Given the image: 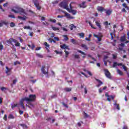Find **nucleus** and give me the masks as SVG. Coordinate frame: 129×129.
Listing matches in <instances>:
<instances>
[{"label": "nucleus", "instance_id": "603ef678", "mask_svg": "<svg viewBox=\"0 0 129 129\" xmlns=\"http://www.w3.org/2000/svg\"><path fill=\"white\" fill-rule=\"evenodd\" d=\"M88 57H89L90 58H91L92 60H94V61H95V59L93 58V57H92L91 55H90V54L88 55Z\"/></svg>", "mask_w": 129, "mask_h": 129}, {"label": "nucleus", "instance_id": "412c9836", "mask_svg": "<svg viewBox=\"0 0 129 129\" xmlns=\"http://www.w3.org/2000/svg\"><path fill=\"white\" fill-rule=\"evenodd\" d=\"M14 40L15 39H14L13 38H10L7 41V42L8 44H10L11 45H12V43H13V42H14Z\"/></svg>", "mask_w": 129, "mask_h": 129}, {"label": "nucleus", "instance_id": "20e7f679", "mask_svg": "<svg viewBox=\"0 0 129 129\" xmlns=\"http://www.w3.org/2000/svg\"><path fill=\"white\" fill-rule=\"evenodd\" d=\"M75 2H71L70 4V8L69 11H68V12H70V13H72L73 15H76L77 13V11L73 10V6H72V5H75Z\"/></svg>", "mask_w": 129, "mask_h": 129}, {"label": "nucleus", "instance_id": "e433bc0d", "mask_svg": "<svg viewBox=\"0 0 129 129\" xmlns=\"http://www.w3.org/2000/svg\"><path fill=\"white\" fill-rule=\"evenodd\" d=\"M20 125H21L23 128H28V126L25 124H21Z\"/></svg>", "mask_w": 129, "mask_h": 129}, {"label": "nucleus", "instance_id": "aec40b11", "mask_svg": "<svg viewBox=\"0 0 129 129\" xmlns=\"http://www.w3.org/2000/svg\"><path fill=\"white\" fill-rule=\"evenodd\" d=\"M63 90L66 92H70V91H71L72 90V88L67 87V88H65L64 89H63Z\"/></svg>", "mask_w": 129, "mask_h": 129}, {"label": "nucleus", "instance_id": "6ab92c4d", "mask_svg": "<svg viewBox=\"0 0 129 129\" xmlns=\"http://www.w3.org/2000/svg\"><path fill=\"white\" fill-rule=\"evenodd\" d=\"M118 49L120 50V51L122 50V49L123 48V47H124V43H121L118 45Z\"/></svg>", "mask_w": 129, "mask_h": 129}, {"label": "nucleus", "instance_id": "f03ea898", "mask_svg": "<svg viewBox=\"0 0 129 129\" xmlns=\"http://www.w3.org/2000/svg\"><path fill=\"white\" fill-rule=\"evenodd\" d=\"M12 12H14V13H15L16 14L19 13L20 15H23V16H25V15H27V13L26 12H25V10L24 9L20 8L19 7H15L13 9H12Z\"/></svg>", "mask_w": 129, "mask_h": 129}, {"label": "nucleus", "instance_id": "9d476101", "mask_svg": "<svg viewBox=\"0 0 129 129\" xmlns=\"http://www.w3.org/2000/svg\"><path fill=\"white\" fill-rule=\"evenodd\" d=\"M65 17H66L68 20H72L74 19V17L70 16V14L67 13H65Z\"/></svg>", "mask_w": 129, "mask_h": 129}, {"label": "nucleus", "instance_id": "774afa93", "mask_svg": "<svg viewBox=\"0 0 129 129\" xmlns=\"http://www.w3.org/2000/svg\"><path fill=\"white\" fill-rule=\"evenodd\" d=\"M123 129H128L127 128V126L126 125H124L123 127Z\"/></svg>", "mask_w": 129, "mask_h": 129}, {"label": "nucleus", "instance_id": "ea45409f", "mask_svg": "<svg viewBox=\"0 0 129 129\" xmlns=\"http://www.w3.org/2000/svg\"><path fill=\"white\" fill-rule=\"evenodd\" d=\"M58 2H59L58 1H54L52 2V5L55 6V5H57V4H58Z\"/></svg>", "mask_w": 129, "mask_h": 129}, {"label": "nucleus", "instance_id": "423d86ee", "mask_svg": "<svg viewBox=\"0 0 129 129\" xmlns=\"http://www.w3.org/2000/svg\"><path fill=\"white\" fill-rule=\"evenodd\" d=\"M33 2L35 7L37 8V9L40 11V10H41V7L39 5V3H41V0H33Z\"/></svg>", "mask_w": 129, "mask_h": 129}, {"label": "nucleus", "instance_id": "58836bf2", "mask_svg": "<svg viewBox=\"0 0 129 129\" xmlns=\"http://www.w3.org/2000/svg\"><path fill=\"white\" fill-rule=\"evenodd\" d=\"M4 49V45H3V43L0 42V50L3 51Z\"/></svg>", "mask_w": 129, "mask_h": 129}, {"label": "nucleus", "instance_id": "473e14b6", "mask_svg": "<svg viewBox=\"0 0 129 129\" xmlns=\"http://www.w3.org/2000/svg\"><path fill=\"white\" fill-rule=\"evenodd\" d=\"M8 118L9 119H14V118H15V117L14 116V115H13V114H10L8 116Z\"/></svg>", "mask_w": 129, "mask_h": 129}, {"label": "nucleus", "instance_id": "b1692460", "mask_svg": "<svg viewBox=\"0 0 129 129\" xmlns=\"http://www.w3.org/2000/svg\"><path fill=\"white\" fill-rule=\"evenodd\" d=\"M18 18L20 19V20H22V21H26L27 18L26 16H24V17L18 16Z\"/></svg>", "mask_w": 129, "mask_h": 129}, {"label": "nucleus", "instance_id": "5701e85b", "mask_svg": "<svg viewBox=\"0 0 129 129\" xmlns=\"http://www.w3.org/2000/svg\"><path fill=\"white\" fill-rule=\"evenodd\" d=\"M120 41L121 42H125V41H126V39H125V36L123 35V36L121 37Z\"/></svg>", "mask_w": 129, "mask_h": 129}, {"label": "nucleus", "instance_id": "bb28decb", "mask_svg": "<svg viewBox=\"0 0 129 129\" xmlns=\"http://www.w3.org/2000/svg\"><path fill=\"white\" fill-rule=\"evenodd\" d=\"M97 10L98 12H103V8L102 7H98L97 8Z\"/></svg>", "mask_w": 129, "mask_h": 129}, {"label": "nucleus", "instance_id": "6e6d98bb", "mask_svg": "<svg viewBox=\"0 0 129 129\" xmlns=\"http://www.w3.org/2000/svg\"><path fill=\"white\" fill-rule=\"evenodd\" d=\"M50 22H51L52 23H56V20L55 19H50Z\"/></svg>", "mask_w": 129, "mask_h": 129}, {"label": "nucleus", "instance_id": "f3484780", "mask_svg": "<svg viewBox=\"0 0 129 129\" xmlns=\"http://www.w3.org/2000/svg\"><path fill=\"white\" fill-rule=\"evenodd\" d=\"M13 42L15 43V45L16 47H20V46H21V44H20V43H19L18 40L16 39H14Z\"/></svg>", "mask_w": 129, "mask_h": 129}, {"label": "nucleus", "instance_id": "4d7b16f0", "mask_svg": "<svg viewBox=\"0 0 129 129\" xmlns=\"http://www.w3.org/2000/svg\"><path fill=\"white\" fill-rule=\"evenodd\" d=\"M18 64H21V62H20L19 61H15V62H14V65H18Z\"/></svg>", "mask_w": 129, "mask_h": 129}, {"label": "nucleus", "instance_id": "680f3d73", "mask_svg": "<svg viewBox=\"0 0 129 129\" xmlns=\"http://www.w3.org/2000/svg\"><path fill=\"white\" fill-rule=\"evenodd\" d=\"M0 65H1V66H5V63H4L3 61L0 60Z\"/></svg>", "mask_w": 129, "mask_h": 129}, {"label": "nucleus", "instance_id": "0e129e2a", "mask_svg": "<svg viewBox=\"0 0 129 129\" xmlns=\"http://www.w3.org/2000/svg\"><path fill=\"white\" fill-rule=\"evenodd\" d=\"M122 6L124 8H127V6H126V4L125 3L123 4Z\"/></svg>", "mask_w": 129, "mask_h": 129}, {"label": "nucleus", "instance_id": "f257e3e1", "mask_svg": "<svg viewBox=\"0 0 129 129\" xmlns=\"http://www.w3.org/2000/svg\"><path fill=\"white\" fill-rule=\"evenodd\" d=\"M35 99L36 95H30L29 97H25L23 98H22L20 101V104L23 109H26V107H25V106H24V102L26 101L29 104H26V106L29 107V108H32V107H34V105L31 103V102H32V101H35Z\"/></svg>", "mask_w": 129, "mask_h": 129}, {"label": "nucleus", "instance_id": "39448f33", "mask_svg": "<svg viewBox=\"0 0 129 129\" xmlns=\"http://www.w3.org/2000/svg\"><path fill=\"white\" fill-rule=\"evenodd\" d=\"M41 72H42L43 74L46 75V77H49L48 73V69H46L45 66H43L41 68Z\"/></svg>", "mask_w": 129, "mask_h": 129}, {"label": "nucleus", "instance_id": "1a4fd4ad", "mask_svg": "<svg viewBox=\"0 0 129 129\" xmlns=\"http://www.w3.org/2000/svg\"><path fill=\"white\" fill-rule=\"evenodd\" d=\"M95 24L99 30H101V23H100V20L96 21Z\"/></svg>", "mask_w": 129, "mask_h": 129}, {"label": "nucleus", "instance_id": "3c124183", "mask_svg": "<svg viewBox=\"0 0 129 129\" xmlns=\"http://www.w3.org/2000/svg\"><path fill=\"white\" fill-rule=\"evenodd\" d=\"M1 89L2 91H5V90H7V88L3 87L1 88Z\"/></svg>", "mask_w": 129, "mask_h": 129}, {"label": "nucleus", "instance_id": "a878e982", "mask_svg": "<svg viewBox=\"0 0 129 129\" xmlns=\"http://www.w3.org/2000/svg\"><path fill=\"white\" fill-rule=\"evenodd\" d=\"M81 47L83 48L84 50H87L88 49V47H87V45L86 44H83L81 45Z\"/></svg>", "mask_w": 129, "mask_h": 129}, {"label": "nucleus", "instance_id": "a18cd8bd", "mask_svg": "<svg viewBox=\"0 0 129 129\" xmlns=\"http://www.w3.org/2000/svg\"><path fill=\"white\" fill-rule=\"evenodd\" d=\"M117 54L116 53L112 54L113 59H116Z\"/></svg>", "mask_w": 129, "mask_h": 129}, {"label": "nucleus", "instance_id": "2eb2a0df", "mask_svg": "<svg viewBox=\"0 0 129 129\" xmlns=\"http://www.w3.org/2000/svg\"><path fill=\"white\" fill-rule=\"evenodd\" d=\"M105 96H106L107 97V100L108 101H110V100H111V99H113V98H114V97H113V96H108V95H107V94H105Z\"/></svg>", "mask_w": 129, "mask_h": 129}, {"label": "nucleus", "instance_id": "f704fd0d", "mask_svg": "<svg viewBox=\"0 0 129 129\" xmlns=\"http://www.w3.org/2000/svg\"><path fill=\"white\" fill-rule=\"evenodd\" d=\"M2 24L3 25H6L7 26V25H9V23L6 21H3L1 22Z\"/></svg>", "mask_w": 129, "mask_h": 129}, {"label": "nucleus", "instance_id": "49530a36", "mask_svg": "<svg viewBox=\"0 0 129 129\" xmlns=\"http://www.w3.org/2000/svg\"><path fill=\"white\" fill-rule=\"evenodd\" d=\"M10 27H11V28H14V27H15V24L14 22H11L10 23Z\"/></svg>", "mask_w": 129, "mask_h": 129}, {"label": "nucleus", "instance_id": "09e8293b", "mask_svg": "<svg viewBox=\"0 0 129 129\" xmlns=\"http://www.w3.org/2000/svg\"><path fill=\"white\" fill-rule=\"evenodd\" d=\"M104 25L105 26H108V25H110V23H108V22L107 21H106L105 22H104Z\"/></svg>", "mask_w": 129, "mask_h": 129}, {"label": "nucleus", "instance_id": "72a5a7b5", "mask_svg": "<svg viewBox=\"0 0 129 129\" xmlns=\"http://www.w3.org/2000/svg\"><path fill=\"white\" fill-rule=\"evenodd\" d=\"M117 73H118V74H119V75H122V72H121V71L119 70V69L117 70Z\"/></svg>", "mask_w": 129, "mask_h": 129}, {"label": "nucleus", "instance_id": "4468645a", "mask_svg": "<svg viewBox=\"0 0 129 129\" xmlns=\"http://www.w3.org/2000/svg\"><path fill=\"white\" fill-rule=\"evenodd\" d=\"M96 81L98 82V84L97 85V87H99L100 86H101L102 84H103V83L100 81V80H98L97 79H96Z\"/></svg>", "mask_w": 129, "mask_h": 129}, {"label": "nucleus", "instance_id": "dca6fc26", "mask_svg": "<svg viewBox=\"0 0 129 129\" xmlns=\"http://www.w3.org/2000/svg\"><path fill=\"white\" fill-rule=\"evenodd\" d=\"M60 47V48H61V49H68V50H70L69 47L66 45V44H65L61 45Z\"/></svg>", "mask_w": 129, "mask_h": 129}, {"label": "nucleus", "instance_id": "de8ad7c7", "mask_svg": "<svg viewBox=\"0 0 129 129\" xmlns=\"http://www.w3.org/2000/svg\"><path fill=\"white\" fill-rule=\"evenodd\" d=\"M64 52L66 53V57L67 58V57H68V55H69V52L67 51V50H65Z\"/></svg>", "mask_w": 129, "mask_h": 129}, {"label": "nucleus", "instance_id": "7ed1b4c3", "mask_svg": "<svg viewBox=\"0 0 129 129\" xmlns=\"http://www.w3.org/2000/svg\"><path fill=\"white\" fill-rule=\"evenodd\" d=\"M68 1L63 0L62 2L59 4V7L64 10H67V11H70L69 7L68 6Z\"/></svg>", "mask_w": 129, "mask_h": 129}, {"label": "nucleus", "instance_id": "f8f14e48", "mask_svg": "<svg viewBox=\"0 0 129 129\" xmlns=\"http://www.w3.org/2000/svg\"><path fill=\"white\" fill-rule=\"evenodd\" d=\"M44 45L45 46V48L46 50H47V51L50 52V50H49V49H50V45L46 42L44 43Z\"/></svg>", "mask_w": 129, "mask_h": 129}, {"label": "nucleus", "instance_id": "79ce46f5", "mask_svg": "<svg viewBox=\"0 0 129 129\" xmlns=\"http://www.w3.org/2000/svg\"><path fill=\"white\" fill-rule=\"evenodd\" d=\"M89 25H90V26L91 27V28H92V29H94L95 30L96 29V27H93V25H92L90 22H89Z\"/></svg>", "mask_w": 129, "mask_h": 129}, {"label": "nucleus", "instance_id": "6e6552de", "mask_svg": "<svg viewBox=\"0 0 129 129\" xmlns=\"http://www.w3.org/2000/svg\"><path fill=\"white\" fill-rule=\"evenodd\" d=\"M93 36L94 37H95V38H97L98 42H100V41H101V38H102L101 34H99V35L94 34Z\"/></svg>", "mask_w": 129, "mask_h": 129}, {"label": "nucleus", "instance_id": "8fccbe9b", "mask_svg": "<svg viewBox=\"0 0 129 129\" xmlns=\"http://www.w3.org/2000/svg\"><path fill=\"white\" fill-rule=\"evenodd\" d=\"M79 36H80V37H81L82 38H84V33H81L79 34Z\"/></svg>", "mask_w": 129, "mask_h": 129}, {"label": "nucleus", "instance_id": "5fc2aeb1", "mask_svg": "<svg viewBox=\"0 0 129 129\" xmlns=\"http://www.w3.org/2000/svg\"><path fill=\"white\" fill-rule=\"evenodd\" d=\"M71 42L72 43H73V44H75V43H76L75 39H71Z\"/></svg>", "mask_w": 129, "mask_h": 129}, {"label": "nucleus", "instance_id": "c85d7f7f", "mask_svg": "<svg viewBox=\"0 0 129 129\" xmlns=\"http://www.w3.org/2000/svg\"><path fill=\"white\" fill-rule=\"evenodd\" d=\"M114 105L116 107V109H117V110H120V108H119V105L117 104L116 103H115Z\"/></svg>", "mask_w": 129, "mask_h": 129}, {"label": "nucleus", "instance_id": "864d4df0", "mask_svg": "<svg viewBox=\"0 0 129 129\" xmlns=\"http://www.w3.org/2000/svg\"><path fill=\"white\" fill-rule=\"evenodd\" d=\"M4 120H8V116H7V114H5L4 117Z\"/></svg>", "mask_w": 129, "mask_h": 129}, {"label": "nucleus", "instance_id": "393cba45", "mask_svg": "<svg viewBox=\"0 0 129 129\" xmlns=\"http://www.w3.org/2000/svg\"><path fill=\"white\" fill-rule=\"evenodd\" d=\"M108 58V56L107 55H105L104 56V64L105 65V66H106L107 65V62L106 61V59H107Z\"/></svg>", "mask_w": 129, "mask_h": 129}, {"label": "nucleus", "instance_id": "2f4dec72", "mask_svg": "<svg viewBox=\"0 0 129 129\" xmlns=\"http://www.w3.org/2000/svg\"><path fill=\"white\" fill-rule=\"evenodd\" d=\"M23 28L24 30H32V28H30L29 26H25Z\"/></svg>", "mask_w": 129, "mask_h": 129}, {"label": "nucleus", "instance_id": "4be33fe9", "mask_svg": "<svg viewBox=\"0 0 129 129\" xmlns=\"http://www.w3.org/2000/svg\"><path fill=\"white\" fill-rule=\"evenodd\" d=\"M112 13V10H108L106 11V14L107 16H109Z\"/></svg>", "mask_w": 129, "mask_h": 129}, {"label": "nucleus", "instance_id": "c03bdc74", "mask_svg": "<svg viewBox=\"0 0 129 129\" xmlns=\"http://www.w3.org/2000/svg\"><path fill=\"white\" fill-rule=\"evenodd\" d=\"M78 52L79 53H80L82 54V55H85V53L84 52L81 51V50H78Z\"/></svg>", "mask_w": 129, "mask_h": 129}, {"label": "nucleus", "instance_id": "c9c22d12", "mask_svg": "<svg viewBox=\"0 0 129 129\" xmlns=\"http://www.w3.org/2000/svg\"><path fill=\"white\" fill-rule=\"evenodd\" d=\"M36 56H37V57H38L39 58H43V55H42L40 53H37Z\"/></svg>", "mask_w": 129, "mask_h": 129}, {"label": "nucleus", "instance_id": "a19ab883", "mask_svg": "<svg viewBox=\"0 0 129 129\" xmlns=\"http://www.w3.org/2000/svg\"><path fill=\"white\" fill-rule=\"evenodd\" d=\"M127 36H128L127 39H128V40H129V31L127 32ZM127 43H129V41H126L125 42V44H127Z\"/></svg>", "mask_w": 129, "mask_h": 129}, {"label": "nucleus", "instance_id": "69168bd1", "mask_svg": "<svg viewBox=\"0 0 129 129\" xmlns=\"http://www.w3.org/2000/svg\"><path fill=\"white\" fill-rule=\"evenodd\" d=\"M61 29H62L63 31H64V32H67V31H68L67 29H66L64 27H61Z\"/></svg>", "mask_w": 129, "mask_h": 129}, {"label": "nucleus", "instance_id": "a211bd4d", "mask_svg": "<svg viewBox=\"0 0 129 129\" xmlns=\"http://www.w3.org/2000/svg\"><path fill=\"white\" fill-rule=\"evenodd\" d=\"M116 66H122V63H117V62H114L113 64V68H114V67H116Z\"/></svg>", "mask_w": 129, "mask_h": 129}, {"label": "nucleus", "instance_id": "c756f323", "mask_svg": "<svg viewBox=\"0 0 129 129\" xmlns=\"http://www.w3.org/2000/svg\"><path fill=\"white\" fill-rule=\"evenodd\" d=\"M62 37H63V38H64L63 39V41H68L69 40V38H68V37H67V35H63L62 36Z\"/></svg>", "mask_w": 129, "mask_h": 129}, {"label": "nucleus", "instance_id": "bf43d9fd", "mask_svg": "<svg viewBox=\"0 0 129 129\" xmlns=\"http://www.w3.org/2000/svg\"><path fill=\"white\" fill-rule=\"evenodd\" d=\"M75 58H76V59H79V55L78 54L75 55Z\"/></svg>", "mask_w": 129, "mask_h": 129}, {"label": "nucleus", "instance_id": "37998d69", "mask_svg": "<svg viewBox=\"0 0 129 129\" xmlns=\"http://www.w3.org/2000/svg\"><path fill=\"white\" fill-rule=\"evenodd\" d=\"M122 68L124 70V71H127V68H126V67H125L124 65H122Z\"/></svg>", "mask_w": 129, "mask_h": 129}, {"label": "nucleus", "instance_id": "052dcab7", "mask_svg": "<svg viewBox=\"0 0 129 129\" xmlns=\"http://www.w3.org/2000/svg\"><path fill=\"white\" fill-rule=\"evenodd\" d=\"M9 17H10V18H13V19H15V16H14V15H9Z\"/></svg>", "mask_w": 129, "mask_h": 129}, {"label": "nucleus", "instance_id": "9b49d317", "mask_svg": "<svg viewBox=\"0 0 129 129\" xmlns=\"http://www.w3.org/2000/svg\"><path fill=\"white\" fill-rule=\"evenodd\" d=\"M6 70H5L6 74L7 75H11V71L12 70V69L9 68L8 67H6Z\"/></svg>", "mask_w": 129, "mask_h": 129}, {"label": "nucleus", "instance_id": "4c0bfd02", "mask_svg": "<svg viewBox=\"0 0 129 129\" xmlns=\"http://www.w3.org/2000/svg\"><path fill=\"white\" fill-rule=\"evenodd\" d=\"M52 29L53 30V31H59V28L55 27H52Z\"/></svg>", "mask_w": 129, "mask_h": 129}, {"label": "nucleus", "instance_id": "0eeeda50", "mask_svg": "<svg viewBox=\"0 0 129 129\" xmlns=\"http://www.w3.org/2000/svg\"><path fill=\"white\" fill-rule=\"evenodd\" d=\"M104 72H105V76H106L107 78H111V76H110V73L109 72V71H108V70L105 69Z\"/></svg>", "mask_w": 129, "mask_h": 129}, {"label": "nucleus", "instance_id": "338daca9", "mask_svg": "<svg viewBox=\"0 0 129 129\" xmlns=\"http://www.w3.org/2000/svg\"><path fill=\"white\" fill-rule=\"evenodd\" d=\"M18 81L17 80V79H15L13 81V84H16L17 83V82Z\"/></svg>", "mask_w": 129, "mask_h": 129}, {"label": "nucleus", "instance_id": "ddd939ff", "mask_svg": "<svg viewBox=\"0 0 129 129\" xmlns=\"http://www.w3.org/2000/svg\"><path fill=\"white\" fill-rule=\"evenodd\" d=\"M86 2H83L81 4L79 5L80 8H82L83 9H85L87 6L85 5Z\"/></svg>", "mask_w": 129, "mask_h": 129}, {"label": "nucleus", "instance_id": "e2e57ef3", "mask_svg": "<svg viewBox=\"0 0 129 129\" xmlns=\"http://www.w3.org/2000/svg\"><path fill=\"white\" fill-rule=\"evenodd\" d=\"M84 92L85 94H87V89H86V88H84Z\"/></svg>", "mask_w": 129, "mask_h": 129}, {"label": "nucleus", "instance_id": "7c9ffc66", "mask_svg": "<svg viewBox=\"0 0 129 129\" xmlns=\"http://www.w3.org/2000/svg\"><path fill=\"white\" fill-rule=\"evenodd\" d=\"M70 28L71 30H74V29L76 28V26H75L74 24H72L70 25Z\"/></svg>", "mask_w": 129, "mask_h": 129}, {"label": "nucleus", "instance_id": "cd10ccee", "mask_svg": "<svg viewBox=\"0 0 129 129\" xmlns=\"http://www.w3.org/2000/svg\"><path fill=\"white\" fill-rule=\"evenodd\" d=\"M17 106H22L21 105V104H20V102H19V104L12 105V108H15Z\"/></svg>", "mask_w": 129, "mask_h": 129}, {"label": "nucleus", "instance_id": "13d9d810", "mask_svg": "<svg viewBox=\"0 0 129 129\" xmlns=\"http://www.w3.org/2000/svg\"><path fill=\"white\" fill-rule=\"evenodd\" d=\"M35 44H32V46H31V49H32V50H34V49H35Z\"/></svg>", "mask_w": 129, "mask_h": 129}]
</instances>
